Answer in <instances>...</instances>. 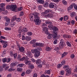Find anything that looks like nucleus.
<instances>
[{"mask_svg": "<svg viewBox=\"0 0 77 77\" xmlns=\"http://www.w3.org/2000/svg\"><path fill=\"white\" fill-rule=\"evenodd\" d=\"M37 14L35 15V24L36 25H40L41 23V20H40L39 16V14L37 13Z\"/></svg>", "mask_w": 77, "mask_h": 77, "instance_id": "obj_1", "label": "nucleus"}, {"mask_svg": "<svg viewBox=\"0 0 77 77\" xmlns=\"http://www.w3.org/2000/svg\"><path fill=\"white\" fill-rule=\"evenodd\" d=\"M18 31L20 33H21V32L25 33L28 31V29L26 28H23V26H20L19 29Z\"/></svg>", "mask_w": 77, "mask_h": 77, "instance_id": "obj_2", "label": "nucleus"}, {"mask_svg": "<svg viewBox=\"0 0 77 77\" xmlns=\"http://www.w3.org/2000/svg\"><path fill=\"white\" fill-rule=\"evenodd\" d=\"M66 71L67 72L66 74V76H68L71 74V69L68 68L66 69Z\"/></svg>", "mask_w": 77, "mask_h": 77, "instance_id": "obj_3", "label": "nucleus"}, {"mask_svg": "<svg viewBox=\"0 0 77 77\" xmlns=\"http://www.w3.org/2000/svg\"><path fill=\"white\" fill-rule=\"evenodd\" d=\"M30 19L31 21H35V15L31 14L30 15Z\"/></svg>", "mask_w": 77, "mask_h": 77, "instance_id": "obj_4", "label": "nucleus"}, {"mask_svg": "<svg viewBox=\"0 0 77 77\" xmlns=\"http://www.w3.org/2000/svg\"><path fill=\"white\" fill-rule=\"evenodd\" d=\"M17 9V6L15 5H11V10L12 11H15Z\"/></svg>", "mask_w": 77, "mask_h": 77, "instance_id": "obj_5", "label": "nucleus"}, {"mask_svg": "<svg viewBox=\"0 0 77 77\" xmlns=\"http://www.w3.org/2000/svg\"><path fill=\"white\" fill-rule=\"evenodd\" d=\"M48 28L46 27H45V28H43V30L45 32V33L46 34V35L49 34V33L48 32Z\"/></svg>", "mask_w": 77, "mask_h": 77, "instance_id": "obj_6", "label": "nucleus"}, {"mask_svg": "<svg viewBox=\"0 0 77 77\" xmlns=\"http://www.w3.org/2000/svg\"><path fill=\"white\" fill-rule=\"evenodd\" d=\"M51 35L54 39H55L57 37V32H54L53 34H51Z\"/></svg>", "mask_w": 77, "mask_h": 77, "instance_id": "obj_7", "label": "nucleus"}, {"mask_svg": "<svg viewBox=\"0 0 77 77\" xmlns=\"http://www.w3.org/2000/svg\"><path fill=\"white\" fill-rule=\"evenodd\" d=\"M26 54L27 56L29 57H33V55L31 54V52L30 51H28L26 53Z\"/></svg>", "mask_w": 77, "mask_h": 77, "instance_id": "obj_8", "label": "nucleus"}, {"mask_svg": "<svg viewBox=\"0 0 77 77\" xmlns=\"http://www.w3.org/2000/svg\"><path fill=\"white\" fill-rule=\"evenodd\" d=\"M18 48H19V50L20 52H23L24 51L25 49L24 47H23L18 46Z\"/></svg>", "mask_w": 77, "mask_h": 77, "instance_id": "obj_9", "label": "nucleus"}, {"mask_svg": "<svg viewBox=\"0 0 77 77\" xmlns=\"http://www.w3.org/2000/svg\"><path fill=\"white\" fill-rule=\"evenodd\" d=\"M55 6V4L54 3H51L49 5V7L50 8H54Z\"/></svg>", "mask_w": 77, "mask_h": 77, "instance_id": "obj_10", "label": "nucleus"}, {"mask_svg": "<svg viewBox=\"0 0 77 77\" xmlns=\"http://www.w3.org/2000/svg\"><path fill=\"white\" fill-rule=\"evenodd\" d=\"M48 27L49 28L50 30H53V24L52 22L51 23L49 24Z\"/></svg>", "mask_w": 77, "mask_h": 77, "instance_id": "obj_11", "label": "nucleus"}, {"mask_svg": "<svg viewBox=\"0 0 77 77\" xmlns=\"http://www.w3.org/2000/svg\"><path fill=\"white\" fill-rule=\"evenodd\" d=\"M40 54V52H36L35 53V57H39Z\"/></svg>", "mask_w": 77, "mask_h": 77, "instance_id": "obj_12", "label": "nucleus"}, {"mask_svg": "<svg viewBox=\"0 0 77 77\" xmlns=\"http://www.w3.org/2000/svg\"><path fill=\"white\" fill-rule=\"evenodd\" d=\"M41 60L40 59H38L36 61V63L37 65H38V64H40L41 63Z\"/></svg>", "mask_w": 77, "mask_h": 77, "instance_id": "obj_13", "label": "nucleus"}, {"mask_svg": "<svg viewBox=\"0 0 77 77\" xmlns=\"http://www.w3.org/2000/svg\"><path fill=\"white\" fill-rule=\"evenodd\" d=\"M25 40H26L27 41H30L31 40V37L26 36L25 37Z\"/></svg>", "mask_w": 77, "mask_h": 77, "instance_id": "obj_14", "label": "nucleus"}, {"mask_svg": "<svg viewBox=\"0 0 77 77\" xmlns=\"http://www.w3.org/2000/svg\"><path fill=\"white\" fill-rule=\"evenodd\" d=\"M10 54H11V56H13L15 59H16V58L17 57V53H16L13 54L12 52H11L10 53Z\"/></svg>", "mask_w": 77, "mask_h": 77, "instance_id": "obj_15", "label": "nucleus"}, {"mask_svg": "<svg viewBox=\"0 0 77 77\" xmlns=\"http://www.w3.org/2000/svg\"><path fill=\"white\" fill-rule=\"evenodd\" d=\"M2 13L4 15H6L8 13V11L5 10V8H3L2 10Z\"/></svg>", "mask_w": 77, "mask_h": 77, "instance_id": "obj_16", "label": "nucleus"}, {"mask_svg": "<svg viewBox=\"0 0 77 77\" xmlns=\"http://www.w3.org/2000/svg\"><path fill=\"white\" fill-rule=\"evenodd\" d=\"M5 20H6V22H7V23H9L10 22V19L9 18H8L7 17H5Z\"/></svg>", "mask_w": 77, "mask_h": 77, "instance_id": "obj_17", "label": "nucleus"}, {"mask_svg": "<svg viewBox=\"0 0 77 77\" xmlns=\"http://www.w3.org/2000/svg\"><path fill=\"white\" fill-rule=\"evenodd\" d=\"M32 62L30 61L27 60L25 62V64L27 65H29L31 64Z\"/></svg>", "mask_w": 77, "mask_h": 77, "instance_id": "obj_18", "label": "nucleus"}, {"mask_svg": "<svg viewBox=\"0 0 77 77\" xmlns=\"http://www.w3.org/2000/svg\"><path fill=\"white\" fill-rule=\"evenodd\" d=\"M63 38H71V36L69 35H66V34L63 35Z\"/></svg>", "mask_w": 77, "mask_h": 77, "instance_id": "obj_19", "label": "nucleus"}, {"mask_svg": "<svg viewBox=\"0 0 77 77\" xmlns=\"http://www.w3.org/2000/svg\"><path fill=\"white\" fill-rule=\"evenodd\" d=\"M68 54V52H64L62 55V57H64L66 56Z\"/></svg>", "mask_w": 77, "mask_h": 77, "instance_id": "obj_20", "label": "nucleus"}, {"mask_svg": "<svg viewBox=\"0 0 77 77\" xmlns=\"http://www.w3.org/2000/svg\"><path fill=\"white\" fill-rule=\"evenodd\" d=\"M72 8H73V5H71L68 8L67 11H71Z\"/></svg>", "mask_w": 77, "mask_h": 77, "instance_id": "obj_21", "label": "nucleus"}, {"mask_svg": "<svg viewBox=\"0 0 77 77\" xmlns=\"http://www.w3.org/2000/svg\"><path fill=\"white\" fill-rule=\"evenodd\" d=\"M51 48L50 47H47L46 48V50L47 51H51Z\"/></svg>", "mask_w": 77, "mask_h": 77, "instance_id": "obj_22", "label": "nucleus"}, {"mask_svg": "<svg viewBox=\"0 0 77 77\" xmlns=\"http://www.w3.org/2000/svg\"><path fill=\"white\" fill-rule=\"evenodd\" d=\"M32 71V69L27 70L26 72V74H29Z\"/></svg>", "mask_w": 77, "mask_h": 77, "instance_id": "obj_23", "label": "nucleus"}, {"mask_svg": "<svg viewBox=\"0 0 77 77\" xmlns=\"http://www.w3.org/2000/svg\"><path fill=\"white\" fill-rule=\"evenodd\" d=\"M58 30V28L56 27H54L53 28V31L54 32H57Z\"/></svg>", "mask_w": 77, "mask_h": 77, "instance_id": "obj_24", "label": "nucleus"}, {"mask_svg": "<svg viewBox=\"0 0 77 77\" xmlns=\"http://www.w3.org/2000/svg\"><path fill=\"white\" fill-rule=\"evenodd\" d=\"M37 2L40 3V4H43L44 3V1L42 0H36Z\"/></svg>", "mask_w": 77, "mask_h": 77, "instance_id": "obj_25", "label": "nucleus"}, {"mask_svg": "<svg viewBox=\"0 0 77 77\" xmlns=\"http://www.w3.org/2000/svg\"><path fill=\"white\" fill-rule=\"evenodd\" d=\"M17 70L18 72H21L23 71V69L20 68H18L17 69Z\"/></svg>", "mask_w": 77, "mask_h": 77, "instance_id": "obj_26", "label": "nucleus"}, {"mask_svg": "<svg viewBox=\"0 0 77 77\" xmlns=\"http://www.w3.org/2000/svg\"><path fill=\"white\" fill-rule=\"evenodd\" d=\"M21 58V55H20V54H18L17 57V59L18 60H20Z\"/></svg>", "mask_w": 77, "mask_h": 77, "instance_id": "obj_27", "label": "nucleus"}, {"mask_svg": "<svg viewBox=\"0 0 77 77\" xmlns=\"http://www.w3.org/2000/svg\"><path fill=\"white\" fill-rule=\"evenodd\" d=\"M11 5H8L6 6V9H11Z\"/></svg>", "mask_w": 77, "mask_h": 77, "instance_id": "obj_28", "label": "nucleus"}, {"mask_svg": "<svg viewBox=\"0 0 77 77\" xmlns=\"http://www.w3.org/2000/svg\"><path fill=\"white\" fill-rule=\"evenodd\" d=\"M16 65H17V62H14L13 63H12L11 64V66H16Z\"/></svg>", "mask_w": 77, "mask_h": 77, "instance_id": "obj_29", "label": "nucleus"}, {"mask_svg": "<svg viewBox=\"0 0 77 77\" xmlns=\"http://www.w3.org/2000/svg\"><path fill=\"white\" fill-rule=\"evenodd\" d=\"M65 63H66V61L65 60H63L61 62V65H62L63 66V65L65 64Z\"/></svg>", "mask_w": 77, "mask_h": 77, "instance_id": "obj_30", "label": "nucleus"}, {"mask_svg": "<svg viewBox=\"0 0 77 77\" xmlns=\"http://www.w3.org/2000/svg\"><path fill=\"white\" fill-rule=\"evenodd\" d=\"M63 18L64 21H66L68 19V16H66L64 17Z\"/></svg>", "mask_w": 77, "mask_h": 77, "instance_id": "obj_31", "label": "nucleus"}, {"mask_svg": "<svg viewBox=\"0 0 77 77\" xmlns=\"http://www.w3.org/2000/svg\"><path fill=\"white\" fill-rule=\"evenodd\" d=\"M8 46V43L7 42H5L4 44L3 45V47L4 48H6V47Z\"/></svg>", "mask_w": 77, "mask_h": 77, "instance_id": "obj_32", "label": "nucleus"}, {"mask_svg": "<svg viewBox=\"0 0 77 77\" xmlns=\"http://www.w3.org/2000/svg\"><path fill=\"white\" fill-rule=\"evenodd\" d=\"M47 26V24L45 23H43L42 24V27L43 29L45 27Z\"/></svg>", "mask_w": 77, "mask_h": 77, "instance_id": "obj_33", "label": "nucleus"}, {"mask_svg": "<svg viewBox=\"0 0 77 77\" xmlns=\"http://www.w3.org/2000/svg\"><path fill=\"white\" fill-rule=\"evenodd\" d=\"M15 69H14L13 68H10L8 69V71H10V72H12L13 71H15Z\"/></svg>", "mask_w": 77, "mask_h": 77, "instance_id": "obj_34", "label": "nucleus"}, {"mask_svg": "<svg viewBox=\"0 0 77 77\" xmlns=\"http://www.w3.org/2000/svg\"><path fill=\"white\" fill-rule=\"evenodd\" d=\"M49 12H52V10H47L45 11V13H49Z\"/></svg>", "mask_w": 77, "mask_h": 77, "instance_id": "obj_35", "label": "nucleus"}, {"mask_svg": "<svg viewBox=\"0 0 77 77\" xmlns=\"http://www.w3.org/2000/svg\"><path fill=\"white\" fill-rule=\"evenodd\" d=\"M2 61L4 63H5V62H7V58H5L2 59Z\"/></svg>", "mask_w": 77, "mask_h": 77, "instance_id": "obj_36", "label": "nucleus"}, {"mask_svg": "<svg viewBox=\"0 0 77 77\" xmlns=\"http://www.w3.org/2000/svg\"><path fill=\"white\" fill-rule=\"evenodd\" d=\"M16 17L13 16L12 17V19L11 20V21H15V20H16Z\"/></svg>", "mask_w": 77, "mask_h": 77, "instance_id": "obj_37", "label": "nucleus"}, {"mask_svg": "<svg viewBox=\"0 0 77 77\" xmlns=\"http://www.w3.org/2000/svg\"><path fill=\"white\" fill-rule=\"evenodd\" d=\"M5 30H11V28L10 27H6L5 28Z\"/></svg>", "mask_w": 77, "mask_h": 77, "instance_id": "obj_38", "label": "nucleus"}, {"mask_svg": "<svg viewBox=\"0 0 77 77\" xmlns=\"http://www.w3.org/2000/svg\"><path fill=\"white\" fill-rule=\"evenodd\" d=\"M0 6L1 8H2L3 7H4V6H5V4H4L3 3H1L0 4Z\"/></svg>", "mask_w": 77, "mask_h": 77, "instance_id": "obj_39", "label": "nucleus"}, {"mask_svg": "<svg viewBox=\"0 0 77 77\" xmlns=\"http://www.w3.org/2000/svg\"><path fill=\"white\" fill-rule=\"evenodd\" d=\"M73 34H75V35H76L77 34V29H75L73 31Z\"/></svg>", "mask_w": 77, "mask_h": 77, "instance_id": "obj_40", "label": "nucleus"}, {"mask_svg": "<svg viewBox=\"0 0 77 77\" xmlns=\"http://www.w3.org/2000/svg\"><path fill=\"white\" fill-rule=\"evenodd\" d=\"M62 3H63L64 5H67V2H66V1L65 0L62 1Z\"/></svg>", "mask_w": 77, "mask_h": 77, "instance_id": "obj_41", "label": "nucleus"}, {"mask_svg": "<svg viewBox=\"0 0 77 77\" xmlns=\"http://www.w3.org/2000/svg\"><path fill=\"white\" fill-rule=\"evenodd\" d=\"M24 65V64L22 63H20L18 65V66H19V67H20L21 68V67H23Z\"/></svg>", "mask_w": 77, "mask_h": 77, "instance_id": "obj_42", "label": "nucleus"}, {"mask_svg": "<svg viewBox=\"0 0 77 77\" xmlns=\"http://www.w3.org/2000/svg\"><path fill=\"white\" fill-rule=\"evenodd\" d=\"M50 76L48 75H45L44 74H42L41 75L40 77H49Z\"/></svg>", "mask_w": 77, "mask_h": 77, "instance_id": "obj_43", "label": "nucleus"}, {"mask_svg": "<svg viewBox=\"0 0 77 77\" xmlns=\"http://www.w3.org/2000/svg\"><path fill=\"white\" fill-rule=\"evenodd\" d=\"M45 72L47 74H50V70H46Z\"/></svg>", "mask_w": 77, "mask_h": 77, "instance_id": "obj_44", "label": "nucleus"}, {"mask_svg": "<svg viewBox=\"0 0 77 77\" xmlns=\"http://www.w3.org/2000/svg\"><path fill=\"white\" fill-rule=\"evenodd\" d=\"M48 17H53V14L52 13H50L48 14Z\"/></svg>", "mask_w": 77, "mask_h": 77, "instance_id": "obj_45", "label": "nucleus"}, {"mask_svg": "<svg viewBox=\"0 0 77 77\" xmlns=\"http://www.w3.org/2000/svg\"><path fill=\"white\" fill-rule=\"evenodd\" d=\"M16 20L17 22H20L21 20V19L20 18H17V17H16Z\"/></svg>", "mask_w": 77, "mask_h": 77, "instance_id": "obj_46", "label": "nucleus"}, {"mask_svg": "<svg viewBox=\"0 0 77 77\" xmlns=\"http://www.w3.org/2000/svg\"><path fill=\"white\" fill-rule=\"evenodd\" d=\"M12 59L11 58H8V59L7 58V63H9L10 62L11 60Z\"/></svg>", "mask_w": 77, "mask_h": 77, "instance_id": "obj_47", "label": "nucleus"}, {"mask_svg": "<svg viewBox=\"0 0 77 77\" xmlns=\"http://www.w3.org/2000/svg\"><path fill=\"white\" fill-rule=\"evenodd\" d=\"M60 44L61 47H64V46H65V42L61 43H60Z\"/></svg>", "mask_w": 77, "mask_h": 77, "instance_id": "obj_48", "label": "nucleus"}, {"mask_svg": "<svg viewBox=\"0 0 77 77\" xmlns=\"http://www.w3.org/2000/svg\"><path fill=\"white\" fill-rule=\"evenodd\" d=\"M6 50H4L3 51L2 54V55L3 57L5 55V54H6Z\"/></svg>", "mask_w": 77, "mask_h": 77, "instance_id": "obj_49", "label": "nucleus"}, {"mask_svg": "<svg viewBox=\"0 0 77 77\" xmlns=\"http://www.w3.org/2000/svg\"><path fill=\"white\" fill-rule=\"evenodd\" d=\"M64 72H65V71L64 70H62L60 72V75H63L64 74Z\"/></svg>", "mask_w": 77, "mask_h": 77, "instance_id": "obj_50", "label": "nucleus"}, {"mask_svg": "<svg viewBox=\"0 0 77 77\" xmlns=\"http://www.w3.org/2000/svg\"><path fill=\"white\" fill-rule=\"evenodd\" d=\"M66 43L67 45H68V46H69V47L71 46V44H70V43H69V42H67Z\"/></svg>", "mask_w": 77, "mask_h": 77, "instance_id": "obj_51", "label": "nucleus"}, {"mask_svg": "<svg viewBox=\"0 0 77 77\" xmlns=\"http://www.w3.org/2000/svg\"><path fill=\"white\" fill-rule=\"evenodd\" d=\"M70 57L71 58V59H74V58L75 57V55L74 54H72L70 55Z\"/></svg>", "mask_w": 77, "mask_h": 77, "instance_id": "obj_52", "label": "nucleus"}, {"mask_svg": "<svg viewBox=\"0 0 77 77\" xmlns=\"http://www.w3.org/2000/svg\"><path fill=\"white\" fill-rule=\"evenodd\" d=\"M42 6L41 5H39L38 6V10H41V9H42Z\"/></svg>", "mask_w": 77, "mask_h": 77, "instance_id": "obj_53", "label": "nucleus"}, {"mask_svg": "<svg viewBox=\"0 0 77 77\" xmlns=\"http://www.w3.org/2000/svg\"><path fill=\"white\" fill-rule=\"evenodd\" d=\"M45 23L46 24H50L51 23V21H50L47 20V21H46Z\"/></svg>", "mask_w": 77, "mask_h": 77, "instance_id": "obj_54", "label": "nucleus"}, {"mask_svg": "<svg viewBox=\"0 0 77 77\" xmlns=\"http://www.w3.org/2000/svg\"><path fill=\"white\" fill-rule=\"evenodd\" d=\"M51 34H50L49 35H48V39H51V38H52V36H51Z\"/></svg>", "mask_w": 77, "mask_h": 77, "instance_id": "obj_55", "label": "nucleus"}, {"mask_svg": "<svg viewBox=\"0 0 77 77\" xmlns=\"http://www.w3.org/2000/svg\"><path fill=\"white\" fill-rule=\"evenodd\" d=\"M27 34L28 35H29V36H31V35H32L33 34L31 32H28Z\"/></svg>", "mask_w": 77, "mask_h": 77, "instance_id": "obj_56", "label": "nucleus"}, {"mask_svg": "<svg viewBox=\"0 0 77 77\" xmlns=\"http://www.w3.org/2000/svg\"><path fill=\"white\" fill-rule=\"evenodd\" d=\"M61 66H62V64H58L57 67L58 68H60Z\"/></svg>", "mask_w": 77, "mask_h": 77, "instance_id": "obj_57", "label": "nucleus"}, {"mask_svg": "<svg viewBox=\"0 0 77 77\" xmlns=\"http://www.w3.org/2000/svg\"><path fill=\"white\" fill-rule=\"evenodd\" d=\"M29 67L31 69H33V68H34V66H33V65L31 64L29 66Z\"/></svg>", "mask_w": 77, "mask_h": 77, "instance_id": "obj_58", "label": "nucleus"}, {"mask_svg": "<svg viewBox=\"0 0 77 77\" xmlns=\"http://www.w3.org/2000/svg\"><path fill=\"white\" fill-rule=\"evenodd\" d=\"M11 25L12 27H13V26H14L15 25V22H12Z\"/></svg>", "mask_w": 77, "mask_h": 77, "instance_id": "obj_59", "label": "nucleus"}, {"mask_svg": "<svg viewBox=\"0 0 77 77\" xmlns=\"http://www.w3.org/2000/svg\"><path fill=\"white\" fill-rule=\"evenodd\" d=\"M36 41V40H33L31 41V42H32V44L35 43V42Z\"/></svg>", "mask_w": 77, "mask_h": 77, "instance_id": "obj_60", "label": "nucleus"}, {"mask_svg": "<svg viewBox=\"0 0 77 77\" xmlns=\"http://www.w3.org/2000/svg\"><path fill=\"white\" fill-rule=\"evenodd\" d=\"M74 15H75L74 13L72 12L71 14V16L72 17H74Z\"/></svg>", "mask_w": 77, "mask_h": 77, "instance_id": "obj_61", "label": "nucleus"}, {"mask_svg": "<svg viewBox=\"0 0 77 77\" xmlns=\"http://www.w3.org/2000/svg\"><path fill=\"white\" fill-rule=\"evenodd\" d=\"M55 49L54 50H59V48L58 47H54Z\"/></svg>", "mask_w": 77, "mask_h": 77, "instance_id": "obj_62", "label": "nucleus"}, {"mask_svg": "<svg viewBox=\"0 0 77 77\" xmlns=\"http://www.w3.org/2000/svg\"><path fill=\"white\" fill-rule=\"evenodd\" d=\"M57 43V39L55 40L54 42V44H56Z\"/></svg>", "mask_w": 77, "mask_h": 77, "instance_id": "obj_63", "label": "nucleus"}, {"mask_svg": "<svg viewBox=\"0 0 77 77\" xmlns=\"http://www.w3.org/2000/svg\"><path fill=\"white\" fill-rule=\"evenodd\" d=\"M73 6L74 9H77V5H76L75 4H74Z\"/></svg>", "mask_w": 77, "mask_h": 77, "instance_id": "obj_64", "label": "nucleus"}]
</instances>
